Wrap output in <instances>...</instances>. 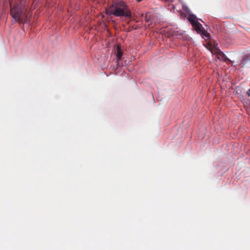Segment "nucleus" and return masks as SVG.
I'll use <instances>...</instances> for the list:
<instances>
[{
	"label": "nucleus",
	"mask_w": 250,
	"mask_h": 250,
	"mask_svg": "<svg viewBox=\"0 0 250 250\" xmlns=\"http://www.w3.org/2000/svg\"><path fill=\"white\" fill-rule=\"evenodd\" d=\"M214 53L217 55V58L220 61L226 62L229 60L224 53L218 48H216Z\"/></svg>",
	"instance_id": "20e7f679"
},
{
	"label": "nucleus",
	"mask_w": 250,
	"mask_h": 250,
	"mask_svg": "<svg viewBox=\"0 0 250 250\" xmlns=\"http://www.w3.org/2000/svg\"><path fill=\"white\" fill-rule=\"evenodd\" d=\"M178 32H174V34H173V36H178Z\"/></svg>",
	"instance_id": "0eeeda50"
},
{
	"label": "nucleus",
	"mask_w": 250,
	"mask_h": 250,
	"mask_svg": "<svg viewBox=\"0 0 250 250\" xmlns=\"http://www.w3.org/2000/svg\"><path fill=\"white\" fill-rule=\"evenodd\" d=\"M247 94L250 97V88L247 91Z\"/></svg>",
	"instance_id": "423d86ee"
},
{
	"label": "nucleus",
	"mask_w": 250,
	"mask_h": 250,
	"mask_svg": "<svg viewBox=\"0 0 250 250\" xmlns=\"http://www.w3.org/2000/svg\"><path fill=\"white\" fill-rule=\"evenodd\" d=\"M10 14L16 22L22 21L25 17L24 9L18 5L12 7L11 3H10Z\"/></svg>",
	"instance_id": "7ed1b4c3"
},
{
	"label": "nucleus",
	"mask_w": 250,
	"mask_h": 250,
	"mask_svg": "<svg viewBox=\"0 0 250 250\" xmlns=\"http://www.w3.org/2000/svg\"><path fill=\"white\" fill-rule=\"evenodd\" d=\"M146 21L147 22H148V21H148V20L146 18Z\"/></svg>",
	"instance_id": "6e6552de"
},
{
	"label": "nucleus",
	"mask_w": 250,
	"mask_h": 250,
	"mask_svg": "<svg viewBox=\"0 0 250 250\" xmlns=\"http://www.w3.org/2000/svg\"><path fill=\"white\" fill-rule=\"evenodd\" d=\"M106 11L107 14L117 17H131V13L128 6L121 1L113 3Z\"/></svg>",
	"instance_id": "f257e3e1"
},
{
	"label": "nucleus",
	"mask_w": 250,
	"mask_h": 250,
	"mask_svg": "<svg viewBox=\"0 0 250 250\" xmlns=\"http://www.w3.org/2000/svg\"><path fill=\"white\" fill-rule=\"evenodd\" d=\"M123 51L121 49V46L118 45L117 46L116 51L115 52L117 61L120 60L123 56Z\"/></svg>",
	"instance_id": "39448f33"
},
{
	"label": "nucleus",
	"mask_w": 250,
	"mask_h": 250,
	"mask_svg": "<svg viewBox=\"0 0 250 250\" xmlns=\"http://www.w3.org/2000/svg\"><path fill=\"white\" fill-rule=\"evenodd\" d=\"M188 20L198 33L202 34L203 36L207 38L210 37L209 33L206 30H203L202 24L197 21L195 16L190 15L188 18Z\"/></svg>",
	"instance_id": "f03ea898"
}]
</instances>
